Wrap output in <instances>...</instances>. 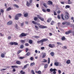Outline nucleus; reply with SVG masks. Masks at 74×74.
I'll return each instance as SVG.
<instances>
[{"instance_id":"nucleus-1","label":"nucleus","mask_w":74,"mask_h":74,"mask_svg":"<svg viewBox=\"0 0 74 74\" xmlns=\"http://www.w3.org/2000/svg\"><path fill=\"white\" fill-rule=\"evenodd\" d=\"M48 40V39L47 38H45L42 39L40 40H38L37 41L38 44H40V42L41 43V45H44V41H47Z\"/></svg>"},{"instance_id":"nucleus-2","label":"nucleus","mask_w":74,"mask_h":74,"mask_svg":"<svg viewBox=\"0 0 74 74\" xmlns=\"http://www.w3.org/2000/svg\"><path fill=\"white\" fill-rule=\"evenodd\" d=\"M37 25H39L38 26L40 29H45L46 28H47V26H43L42 25H40V23H38Z\"/></svg>"},{"instance_id":"nucleus-3","label":"nucleus","mask_w":74,"mask_h":74,"mask_svg":"<svg viewBox=\"0 0 74 74\" xmlns=\"http://www.w3.org/2000/svg\"><path fill=\"white\" fill-rule=\"evenodd\" d=\"M50 71L51 72H53V74H55L56 73V71H56V69H53L52 68H51L50 69Z\"/></svg>"},{"instance_id":"nucleus-4","label":"nucleus","mask_w":74,"mask_h":74,"mask_svg":"<svg viewBox=\"0 0 74 74\" xmlns=\"http://www.w3.org/2000/svg\"><path fill=\"white\" fill-rule=\"evenodd\" d=\"M27 36V34H25L24 33H22L20 35L19 37H26Z\"/></svg>"},{"instance_id":"nucleus-5","label":"nucleus","mask_w":74,"mask_h":74,"mask_svg":"<svg viewBox=\"0 0 74 74\" xmlns=\"http://www.w3.org/2000/svg\"><path fill=\"white\" fill-rule=\"evenodd\" d=\"M49 48H54L55 47V44H49Z\"/></svg>"},{"instance_id":"nucleus-6","label":"nucleus","mask_w":74,"mask_h":74,"mask_svg":"<svg viewBox=\"0 0 74 74\" xmlns=\"http://www.w3.org/2000/svg\"><path fill=\"white\" fill-rule=\"evenodd\" d=\"M10 44L11 45H17L18 43L15 42H10Z\"/></svg>"},{"instance_id":"nucleus-7","label":"nucleus","mask_w":74,"mask_h":74,"mask_svg":"<svg viewBox=\"0 0 74 74\" xmlns=\"http://www.w3.org/2000/svg\"><path fill=\"white\" fill-rule=\"evenodd\" d=\"M37 16L38 17V18H39V19L42 21H44V18H41V17H40V15H37Z\"/></svg>"},{"instance_id":"nucleus-8","label":"nucleus","mask_w":74,"mask_h":74,"mask_svg":"<svg viewBox=\"0 0 74 74\" xmlns=\"http://www.w3.org/2000/svg\"><path fill=\"white\" fill-rule=\"evenodd\" d=\"M47 4H48L49 5H52V4H53V3L51 1H49L47 2Z\"/></svg>"},{"instance_id":"nucleus-9","label":"nucleus","mask_w":74,"mask_h":74,"mask_svg":"<svg viewBox=\"0 0 74 74\" xmlns=\"http://www.w3.org/2000/svg\"><path fill=\"white\" fill-rule=\"evenodd\" d=\"M7 25H10L12 24V21H9L7 23Z\"/></svg>"},{"instance_id":"nucleus-10","label":"nucleus","mask_w":74,"mask_h":74,"mask_svg":"<svg viewBox=\"0 0 74 74\" xmlns=\"http://www.w3.org/2000/svg\"><path fill=\"white\" fill-rule=\"evenodd\" d=\"M72 33V31L70 30L68 32H65V34H69V33Z\"/></svg>"},{"instance_id":"nucleus-11","label":"nucleus","mask_w":74,"mask_h":74,"mask_svg":"<svg viewBox=\"0 0 74 74\" xmlns=\"http://www.w3.org/2000/svg\"><path fill=\"white\" fill-rule=\"evenodd\" d=\"M26 5L27 7H29L30 5V3H29L28 1H27L26 2Z\"/></svg>"},{"instance_id":"nucleus-12","label":"nucleus","mask_w":74,"mask_h":74,"mask_svg":"<svg viewBox=\"0 0 74 74\" xmlns=\"http://www.w3.org/2000/svg\"><path fill=\"white\" fill-rule=\"evenodd\" d=\"M29 65V64H27L26 65H24L23 68H22V69H25L26 68H27V66Z\"/></svg>"},{"instance_id":"nucleus-13","label":"nucleus","mask_w":74,"mask_h":74,"mask_svg":"<svg viewBox=\"0 0 74 74\" xmlns=\"http://www.w3.org/2000/svg\"><path fill=\"white\" fill-rule=\"evenodd\" d=\"M15 19L16 20H18L19 19V17L16 15L15 16Z\"/></svg>"},{"instance_id":"nucleus-14","label":"nucleus","mask_w":74,"mask_h":74,"mask_svg":"<svg viewBox=\"0 0 74 74\" xmlns=\"http://www.w3.org/2000/svg\"><path fill=\"white\" fill-rule=\"evenodd\" d=\"M35 73H37V74H41V72L40 71H35Z\"/></svg>"},{"instance_id":"nucleus-15","label":"nucleus","mask_w":74,"mask_h":74,"mask_svg":"<svg viewBox=\"0 0 74 74\" xmlns=\"http://www.w3.org/2000/svg\"><path fill=\"white\" fill-rule=\"evenodd\" d=\"M16 63L17 64H21V62L19 61H17L16 62Z\"/></svg>"},{"instance_id":"nucleus-16","label":"nucleus","mask_w":74,"mask_h":74,"mask_svg":"<svg viewBox=\"0 0 74 74\" xmlns=\"http://www.w3.org/2000/svg\"><path fill=\"white\" fill-rule=\"evenodd\" d=\"M12 68H18V66L16 65H14L11 66Z\"/></svg>"},{"instance_id":"nucleus-17","label":"nucleus","mask_w":74,"mask_h":74,"mask_svg":"<svg viewBox=\"0 0 74 74\" xmlns=\"http://www.w3.org/2000/svg\"><path fill=\"white\" fill-rule=\"evenodd\" d=\"M59 62H57L54 63V64L55 66H59Z\"/></svg>"},{"instance_id":"nucleus-18","label":"nucleus","mask_w":74,"mask_h":74,"mask_svg":"<svg viewBox=\"0 0 74 74\" xmlns=\"http://www.w3.org/2000/svg\"><path fill=\"white\" fill-rule=\"evenodd\" d=\"M50 55L51 56H53L55 55V53L53 52H52L50 53Z\"/></svg>"},{"instance_id":"nucleus-19","label":"nucleus","mask_w":74,"mask_h":74,"mask_svg":"<svg viewBox=\"0 0 74 74\" xmlns=\"http://www.w3.org/2000/svg\"><path fill=\"white\" fill-rule=\"evenodd\" d=\"M67 64H70V60H68L66 62Z\"/></svg>"},{"instance_id":"nucleus-20","label":"nucleus","mask_w":74,"mask_h":74,"mask_svg":"<svg viewBox=\"0 0 74 74\" xmlns=\"http://www.w3.org/2000/svg\"><path fill=\"white\" fill-rule=\"evenodd\" d=\"M61 40L62 41H64L66 40V38L64 36H63L61 38Z\"/></svg>"},{"instance_id":"nucleus-21","label":"nucleus","mask_w":74,"mask_h":74,"mask_svg":"<svg viewBox=\"0 0 74 74\" xmlns=\"http://www.w3.org/2000/svg\"><path fill=\"white\" fill-rule=\"evenodd\" d=\"M52 21V19L51 18H49L47 20V22L49 23L51 21Z\"/></svg>"},{"instance_id":"nucleus-22","label":"nucleus","mask_w":74,"mask_h":74,"mask_svg":"<svg viewBox=\"0 0 74 74\" xmlns=\"http://www.w3.org/2000/svg\"><path fill=\"white\" fill-rule=\"evenodd\" d=\"M70 7L69 6V5H66L65 7V8L66 9H67V8H69Z\"/></svg>"},{"instance_id":"nucleus-23","label":"nucleus","mask_w":74,"mask_h":74,"mask_svg":"<svg viewBox=\"0 0 74 74\" xmlns=\"http://www.w3.org/2000/svg\"><path fill=\"white\" fill-rule=\"evenodd\" d=\"M16 15H17L18 17H20V16H22V14L21 13H18L16 14Z\"/></svg>"},{"instance_id":"nucleus-24","label":"nucleus","mask_w":74,"mask_h":74,"mask_svg":"<svg viewBox=\"0 0 74 74\" xmlns=\"http://www.w3.org/2000/svg\"><path fill=\"white\" fill-rule=\"evenodd\" d=\"M20 73H21V74H25V72L24 71H23V70H21V71H20Z\"/></svg>"},{"instance_id":"nucleus-25","label":"nucleus","mask_w":74,"mask_h":74,"mask_svg":"<svg viewBox=\"0 0 74 74\" xmlns=\"http://www.w3.org/2000/svg\"><path fill=\"white\" fill-rule=\"evenodd\" d=\"M1 58H4V57H5V55H4V53H2L1 55Z\"/></svg>"},{"instance_id":"nucleus-26","label":"nucleus","mask_w":74,"mask_h":74,"mask_svg":"<svg viewBox=\"0 0 74 74\" xmlns=\"http://www.w3.org/2000/svg\"><path fill=\"white\" fill-rule=\"evenodd\" d=\"M29 44H32V43H33V40H29Z\"/></svg>"},{"instance_id":"nucleus-27","label":"nucleus","mask_w":74,"mask_h":74,"mask_svg":"<svg viewBox=\"0 0 74 74\" xmlns=\"http://www.w3.org/2000/svg\"><path fill=\"white\" fill-rule=\"evenodd\" d=\"M65 18L66 19H68L69 18V15H66L65 16Z\"/></svg>"},{"instance_id":"nucleus-28","label":"nucleus","mask_w":74,"mask_h":74,"mask_svg":"<svg viewBox=\"0 0 74 74\" xmlns=\"http://www.w3.org/2000/svg\"><path fill=\"white\" fill-rule=\"evenodd\" d=\"M24 16H25V17H27V16H28V13H25L24 14Z\"/></svg>"},{"instance_id":"nucleus-29","label":"nucleus","mask_w":74,"mask_h":74,"mask_svg":"<svg viewBox=\"0 0 74 74\" xmlns=\"http://www.w3.org/2000/svg\"><path fill=\"white\" fill-rule=\"evenodd\" d=\"M45 56H46V54L45 53H44L42 57V58H44Z\"/></svg>"},{"instance_id":"nucleus-30","label":"nucleus","mask_w":74,"mask_h":74,"mask_svg":"<svg viewBox=\"0 0 74 74\" xmlns=\"http://www.w3.org/2000/svg\"><path fill=\"white\" fill-rule=\"evenodd\" d=\"M61 17L62 19V20H64V18H63V14H61Z\"/></svg>"},{"instance_id":"nucleus-31","label":"nucleus","mask_w":74,"mask_h":74,"mask_svg":"<svg viewBox=\"0 0 74 74\" xmlns=\"http://www.w3.org/2000/svg\"><path fill=\"white\" fill-rule=\"evenodd\" d=\"M13 6H14V7H15L16 8H19V6L16 4H14Z\"/></svg>"},{"instance_id":"nucleus-32","label":"nucleus","mask_w":74,"mask_h":74,"mask_svg":"<svg viewBox=\"0 0 74 74\" xmlns=\"http://www.w3.org/2000/svg\"><path fill=\"white\" fill-rule=\"evenodd\" d=\"M20 48L21 49H23L24 48V46L23 45H21L20 46Z\"/></svg>"},{"instance_id":"nucleus-33","label":"nucleus","mask_w":74,"mask_h":74,"mask_svg":"<svg viewBox=\"0 0 74 74\" xmlns=\"http://www.w3.org/2000/svg\"><path fill=\"white\" fill-rule=\"evenodd\" d=\"M21 43H25V40H21Z\"/></svg>"},{"instance_id":"nucleus-34","label":"nucleus","mask_w":74,"mask_h":74,"mask_svg":"<svg viewBox=\"0 0 74 74\" xmlns=\"http://www.w3.org/2000/svg\"><path fill=\"white\" fill-rule=\"evenodd\" d=\"M57 44H58V45H62V44L60 42H57Z\"/></svg>"},{"instance_id":"nucleus-35","label":"nucleus","mask_w":74,"mask_h":74,"mask_svg":"<svg viewBox=\"0 0 74 74\" xmlns=\"http://www.w3.org/2000/svg\"><path fill=\"white\" fill-rule=\"evenodd\" d=\"M11 10V8L10 7H9L7 9V10L8 11H10V10Z\"/></svg>"},{"instance_id":"nucleus-36","label":"nucleus","mask_w":74,"mask_h":74,"mask_svg":"<svg viewBox=\"0 0 74 74\" xmlns=\"http://www.w3.org/2000/svg\"><path fill=\"white\" fill-rule=\"evenodd\" d=\"M35 64V63L34 62L30 64L31 66H33V65H34Z\"/></svg>"},{"instance_id":"nucleus-37","label":"nucleus","mask_w":74,"mask_h":74,"mask_svg":"<svg viewBox=\"0 0 74 74\" xmlns=\"http://www.w3.org/2000/svg\"><path fill=\"white\" fill-rule=\"evenodd\" d=\"M43 6L46 8H47V4L45 3H43Z\"/></svg>"},{"instance_id":"nucleus-38","label":"nucleus","mask_w":74,"mask_h":74,"mask_svg":"<svg viewBox=\"0 0 74 74\" xmlns=\"http://www.w3.org/2000/svg\"><path fill=\"white\" fill-rule=\"evenodd\" d=\"M31 73L32 74H35L34 71L33 70H32L31 71Z\"/></svg>"},{"instance_id":"nucleus-39","label":"nucleus","mask_w":74,"mask_h":74,"mask_svg":"<svg viewBox=\"0 0 74 74\" xmlns=\"http://www.w3.org/2000/svg\"><path fill=\"white\" fill-rule=\"evenodd\" d=\"M25 46H26V47H28V46H29V44L28 43H25Z\"/></svg>"},{"instance_id":"nucleus-40","label":"nucleus","mask_w":74,"mask_h":74,"mask_svg":"<svg viewBox=\"0 0 74 74\" xmlns=\"http://www.w3.org/2000/svg\"><path fill=\"white\" fill-rule=\"evenodd\" d=\"M54 23H55V22L53 21H52L51 22V25H53V24H54Z\"/></svg>"},{"instance_id":"nucleus-41","label":"nucleus","mask_w":74,"mask_h":74,"mask_svg":"<svg viewBox=\"0 0 74 74\" xmlns=\"http://www.w3.org/2000/svg\"><path fill=\"white\" fill-rule=\"evenodd\" d=\"M46 11H47V12H50L51 10L49 9H46Z\"/></svg>"},{"instance_id":"nucleus-42","label":"nucleus","mask_w":74,"mask_h":74,"mask_svg":"<svg viewBox=\"0 0 74 74\" xmlns=\"http://www.w3.org/2000/svg\"><path fill=\"white\" fill-rule=\"evenodd\" d=\"M66 24L67 25H70V23L69 22H66Z\"/></svg>"},{"instance_id":"nucleus-43","label":"nucleus","mask_w":74,"mask_h":74,"mask_svg":"<svg viewBox=\"0 0 74 74\" xmlns=\"http://www.w3.org/2000/svg\"><path fill=\"white\" fill-rule=\"evenodd\" d=\"M34 20L35 21H37V20L38 19V18L37 17H35L34 18Z\"/></svg>"},{"instance_id":"nucleus-44","label":"nucleus","mask_w":74,"mask_h":74,"mask_svg":"<svg viewBox=\"0 0 74 74\" xmlns=\"http://www.w3.org/2000/svg\"><path fill=\"white\" fill-rule=\"evenodd\" d=\"M62 48L63 49H67V47H66V46H64L62 47Z\"/></svg>"},{"instance_id":"nucleus-45","label":"nucleus","mask_w":74,"mask_h":74,"mask_svg":"<svg viewBox=\"0 0 74 74\" xmlns=\"http://www.w3.org/2000/svg\"><path fill=\"white\" fill-rule=\"evenodd\" d=\"M43 60H44V61H43L42 62H43L44 63H46V62H47V60L45 59H43Z\"/></svg>"},{"instance_id":"nucleus-46","label":"nucleus","mask_w":74,"mask_h":74,"mask_svg":"<svg viewBox=\"0 0 74 74\" xmlns=\"http://www.w3.org/2000/svg\"><path fill=\"white\" fill-rule=\"evenodd\" d=\"M26 55L27 56H29V55H30V52H28L27 53Z\"/></svg>"},{"instance_id":"nucleus-47","label":"nucleus","mask_w":74,"mask_h":74,"mask_svg":"<svg viewBox=\"0 0 74 74\" xmlns=\"http://www.w3.org/2000/svg\"><path fill=\"white\" fill-rule=\"evenodd\" d=\"M48 67V64H46L44 66L45 68L46 69V68H47Z\"/></svg>"},{"instance_id":"nucleus-48","label":"nucleus","mask_w":74,"mask_h":74,"mask_svg":"<svg viewBox=\"0 0 74 74\" xmlns=\"http://www.w3.org/2000/svg\"><path fill=\"white\" fill-rule=\"evenodd\" d=\"M32 23L34 24V25H36V22L34 21H32Z\"/></svg>"},{"instance_id":"nucleus-49","label":"nucleus","mask_w":74,"mask_h":74,"mask_svg":"<svg viewBox=\"0 0 74 74\" xmlns=\"http://www.w3.org/2000/svg\"><path fill=\"white\" fill-rule=\"evenodd\" d=\"M50 63V58H48V64H49Z\"/></svg>"},{"instance_id":"nucleus-50","label":"nucleus","mask_w":74,"mask_h":74,"mask_svg":"<svg viewBox=\"0 0 74 74\" xmlns=\"http://www.w3.org/2000/svg\"><path fill=\"white\" fill-rule=\"evenodd\" d=\"M15 27L17 29H18V25L16 24V26H15Z\"/></svg>"},{"instance_id":"nucleus-51","label":"nucleus","mask_w":74,"mask_h":74,"mask_svg":"<svg viewBox=\"0 0 74 74\" xmlns=\"http://www.w3.org/2000/svg\"><path fill=\"white\" fill-rule=\"evenodd\" d=\"M42 11L44 12H47V11L45 9H42Z\"/></svg>"},{"instance_id":"nucleus-52","label":"nucleus","mask_w":74,"mask_h":74,"mask_svg":"<svg viewBox=\"0 0 74 74\" xmlns=\"http://www.w3.org/2000/svg\"><path fill=\"white\" fill-rule=\"evenodd\" d=\"M34 38H40V37L37 36H34Z\"/></svg>"},{"instance_id":"nucleus-53","label":"nucleus","mask_w":74,"mask_h":74,"mask_svg":"<svg viewBox=\"0 0 74 74\" xmlns=\"http://www.w3.org/2000/svg\"><path fill=\"white\" fill-rule=\"evenodd\" d=\"M16 71V70H15V69L13 68L12 72H15Z\"/></svg>"},{"instance_id":"nucleus-54","label":"nucleus","mask_w":74,"mask_h":74,"mask_svg":"<svg viewBox=\"0 0 74 74\" xmlns=\"http://www.w3.org/2000/svg\"><path fill=\"white\" fill-rule=\"evenodd\" d=\"M7 69H1L0 70V71H4V70H6Z\"/></svg>"},{"instance_id":"nucleus-55","label":"nucleus","mask_w":74,"mask_h":74,"mask_svg":"<svg viewBox=\"0 0 74 74\" xmlns=\"http://www.w3.org/2000/svg\"><path fill=\"white\" fill-rule=\"evenodd\" d=\"M54 15H57V14H56V12L54 11Z\"/></svg>"},{"instance_id":"nucleus-56","label":"nucleus","mask_w":74,"mask_h":74,"mask_svg":"<svg viewBox=\"0 0 74 74\" xmlns=\"http://www.w3.org/2000/svg\"><path fill=\"white\" fill-rule=\"evenodd\" d=\"M22 52V51H21V50L18 51L17 52L18 54H19V53H20V52Z\"/></svg>"},{"instance_id":"nucleus-57","label":"nucleus","mask_w":74,"mask_h":74,"mask_svg":"<svg viewBox=\"0 0 74 74\" xmlns=\"http://www.w3.org/2000/svg\"><path fill=\"white\" fill-rule=\"evenodd\" d=\"M1 13H3L4 12V10H3L2 9H1Z\"/></svg>"},{"instance_id":"nucleus-58","label":"nucleus","mask_w":74,"mask_h":74,"mask_svg":"<svg viewBox=\"0 0 74 74\" xmlns=\"http://www.w3.org/2000/svg\"><path fill=\"white\" fill-rule=\"evenodd\" d=\"M61 12V11L60 10H58L57 12V13L58 14H60Z\"/></svg>"},{"instance_id":"nucleus-59","label":"nucleus","mask_w":74,"mask_h":74,"mask_svg":"<svg viewBox=\"0 0 74 74\" xmlns=\"http://www.w3.org/2000/svg\"><path fill=\"white\" fill-rule=\"evenodd\" d=\"M41 49H42V50H44V49H45V48L44 47H42L41 48Z\"/></svg>"},{"instance_id":"nucleus-60","label":"nucleus","mask_w":74,"mask_h":74,"mask_svg":"<svg viewBox=\"0 0 74 74\" xmlns=\"http://www.w3.org/2000/svg\"><path fill=\"white\" fill-rule=\"evenodd\" d=\"M58 74H60V73H61V71L60 70H59L58 71Z\"/></svg>"},{"instance_id":"nucleus-61","label":"nucleus","mask_w":74,"mask_h":74,"mask_svg":"<svg viewBox=\"0 0 74 74\" xmlns=\"http://www.w3.org/2000/svg\"><path fill=\"white\" fill-rule=\"evenodd\" d=\"M65 14H67V15H69V13H68L67 12H65Z\"/></svg>"},{"instance_id":"nucleus-62","label":"nucleus","mask_w":74,"mask_h":74,"mask_svg":"<svg viewBox=\"0 0 74 74\" xmlns=\"http://www.w3.org/2000/svg\"><path fill=\"white\" fill-rule=\"evenodd\" d=\"M28 50H29V49H28L27 48L26 49V50H25L26 52H27V51H28Z\"/></svg>"},{"instance_id":"nucleus-63","label":"nucleus","mask_w":74,"mask_h":74,"mask_svg":"<svg viewBox=\"0 0 74 74\" xmlns=\"http://www.w3.org/2000/svg\"><path fill=\"white\" fill-rule=\"evenodd\" d=\"M23 25H24V23H21V26H23Z\"/></svg>"},{"instance_id":"nucleus-64","label":"nucleus","mask_w":74,"mask_h":74,"mask_svg":"<svg viewBox=\"0 0 74 74\" xmlns=\"http://www.w3.org/2000/svg\"><path fill=\"white\" fill-rule=\"evenodd\" d=\"M31 60H33V57H31L30 58Z\"/></svg>"}]
</instances>
